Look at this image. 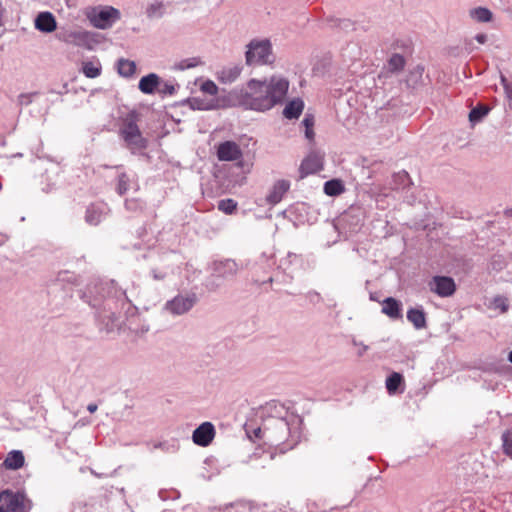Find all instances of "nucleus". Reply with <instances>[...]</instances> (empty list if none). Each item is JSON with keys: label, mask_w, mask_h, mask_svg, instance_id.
<instances>
[{"label": "nucleus", "mask_w": 512, "mask_h": 512, "mask_svg": "<svg viewBox=\"0 0 512 512\" xmlns=\"http://www.w3.org/2000/svg\"><path fill=\"white\" fill-rule=\"evenodd\" d=\"M289 82L283 78L270 81L251 79L245 88L235 91L236 98L245 109L266 111L280 103L285 97Z\"/></svg>", "instance_id": "obj_1"}, {"label": "nucleus", "mask_w": 512, "mask_h": 512, "mask_svg": "<svg viewBox=\"0 0 512 512\" xmlns=\"http://www.w3.org/2000/svg\"><path fill=\"white\" fill-rule=\"evenodd\" d=\"M109 293L108 284L103 283H95L89 285L86 291H79L80 297L92 308L99 310L100 313L109 312L110 315H105V317L111 318L114 312H112L111 299L108 298Z\"/></svg>", "instance_id": "obj_2"}, {"label": "nucleus", "mask_w": 512, "mask_h": 512, "mask_svg": "<svg viewBox=\"0 0 512 512\" xmlns=\"http://www.w3.org/2000/svg\"><path fill=\"white\" fill-rule=\"evenodd\" d=\"M245 61L248 66L268 65L274 62L272 44L268 39H253L247 46Z\"/></svg>", "instance_id": "obj_3"}, {"label": "nucleus", "mask_w": 512, "mask_h": 512, "mask_svg": "<svg viewBox=\"0 0 512 512\" xmlns=\"http://www.w3.org/2000/svg\"><path fill=\"white\" fill-rule=\"evenodd\" d=\"M85 15L93 27L102 30L111 28L121 18L120 11L112 6L89 7Z\"/></svg>", "instance_id": "obj_4"}, {"label": "nucleus", "mask_w": 512, "mask_h": 512, "mask_svg": "<svg viewBox=\"0 0 512 512\" xmlns=\"http://www.w3.org/2000/svg\"><path fill=\"white\" fill-rule=\"evenodd\" d=\"M30 506L23 492L11 489L0 492V512H29Z\"/></svg>", "instance_id": "obj_5"}, {"label": "nucleus", "mask_w": 512, "mask_h": 512, "mask_svg": "<svg viewBox=\"0 0 512 512\" xmlns=\"http://www.w3.org/2000/svg\"><path fill=\"white\" fill-rule=\"evenodd\" d=\"M290 430V424L285 418L271 417L265 423V442L278 445L286 439Z\"/></svg>", "instance_id": "obj_6"}, {"label": "nucleus", "mask_w": 512, "mask_h": 512, "mask_svg": "<svg viewBox=\"0 0 512 512\" xmlns=\"http://www.w3.org/2000/svg\"><path fill=\"white\" fill-rule=\"evenodd\" d=\"M120 135L132 153L142 151L148 146L147 139L142 136L138 125L132 119L125 122L123 128L120 129Z\"/></svg>", "instance_id": "obj_7"}, {"label": "nucleus", "mask_w": 512, "mask_h": 512, "mask_svg": "<svg viewBox=\"0 0 512 512\" xmlns=\"http://www.w3.org/2000/svg\"><path fill=\"white\" fill-rule=\"evenodd\" d=\"M198 296L195 292L179 293L164 305V310L173 316L188 313L197 304Z\"/></svg>", "instance_id": "obj_8"}, {"label": "nucleus", "mask_w": 512, "mask_h": 512, "mask_svg": "<svg viewBox=\"0 0 512 512\" xmlns=\"http://www.w3.org/2000/svg\"><path fill=\"white\" fill-rule=\"evenodd\" d=\"M429 287L440 297H450L456 291L455 281L449 276H434L429 282Z\"/></svg>", "instance_id": "obj_9"}, {"label": "nucleus", "mask_w": 512, "mask_h": 512, "mask_svg": "<svg viewBox=\"0 0 512 512\" xmlns=\"http://www.w3.org/2000/svg\"><path fill=\"white\" fill-rule=\"evenodd\" d=\"M215 437V427L211 422H203L192 434L193 442L201 447H207Z\"/></svg>", "instance_id": "obj_10"}, {"label": "nucleus", "mask_w": 512, "mask_h": 512, "mask_svg": "<svg viewBox=\"0 0 512 512\" xmlns=\"http://www.w3.org/2000/svg\"><path fill=\"white\" fill-rule=\"evenodd\" d=\"M212 272L213 277L225 280L234 277L237 274L238 264L232 259L214 261L212 264Z\"/></svg>", "instance_id": "obj_11"}, {"label": "nucleus", "mask_w": 512, "mask_h": 512, "mask_svg": "<svg viewBox=\"0 0 512 512\" xmlns=\"http://www.w3.org/2000/svg\"><path fill=\"white\" fill-rule=\"evenodd\" d=\"M217 157L220 161H235L242 157V151L236 142L225 141L219 144Z\"/></svg>", "instance_id": "obj_12"}, {"label": "nucleus", "mask_w": 512, "mask_h": 512, "mask_svg": "<svg viewBox=\"0 0 512 512\" xmlns=\"http://www.w3.org/2000/svg\"><path fill=\"white\" fill-rule=\"evenodd\" d=\"M323 159L317 153H310L302 162L299 168L300 178L303 179L310 174L322 170Z\"/></svg>", "instance_id": "obj_13"}, {"label": "nucleus", "mask_w": 512, "mask_h": 512, "mask_svg": "<svg viewBox=\"0 0 512 512\" xmlns=\"http://www.w3.org/2000/svg\"><path fill=\"white\" fill-rule=\"evenodd\" d=\"M34 25L37 30L43 33H51L57 28L55 16L48 11L40 12L34 20Z\"/></svg>", "instance_id": "obj_14"}, {"label": "nucleus", "mask_w": 512, "mask_h": 512, "mask_svg": "<svg viewBox=\"0 0 512 512\" xmlns=\"http://www.w3.org/2000/svg\"><path fill=\"white\" fill-rule=\"evenodd\" d=\"M382 313L393 320L401 319L403 316L402 303L393 297H387L382 303Z\"/></svg>", "instance_id": "obj_15"}, {"label": "nucleus", "mask_w": 512, "mask_h": 512, "mask_svg": "<svg viewBox=\"0 0 512 512\" xmlns=\"http://www.w3.org/2000/svg\"><path fill=\"white\" fill-rule=\"evenodd\" d=\"M289 188L290 182L288 180L282 179L276 181L272 187V190L266 197L267 202L272 205L279 203Z\"/></svg>", "instance_id": "obj_16"}, {"label": "nucleus", "mask_w": 512, "mask_h": 512, "mask_svg": "<svg viewBox=\"0 0 512 512\" xmlns=\"http://www.w3.org/2000/svg\"><path fill=\"white\" fill-rule=\"evenodd\" d=\"M106 216V207L101 204H91L85 212V221L89 225H98Z\"/></svg>", "instance_id": "obj_17"}, {"label": "nucleus", "mask_w": 512, "mask_h": 512, "mask_svg": "<svg viewBox=\"0 0 512 512\" xmlns=\"http://www.w3.org/2000/svg\"><path fill=\"white\" fill-rule=\"evenodd\" d=\"M242 70L243 66L240 64L223 67L218 71L217 78L221 83L231 84L238 79Z\"/></svg>", "instance_id": "obj_18"}, {"label": "nucleus", "mask_w": 512, "mask_h": 512, "mask_svg": "<svg viewBox=\"0 0 512 512\" xmlns=\"http://www.w3.org/2000/svg\"><path fill=\"white\" fill-rule=\"evenodd\" d=\"M160 86V77L155 73H150L143 76L139 83L138 88L144 94H153Z\"/></svg>", "instance_id": "obj_19"}, {"label": "nucleus", "mask_w": 512, "mask_h": 512, "mask_svg": "<svg viewBox=\"0 0 512 512\" xmlns=\"http://www.w3.org/2000/svg\"><path fill=\"white\" fill-rule=\"evenodd\" d=\"M304 109V102L300 98L289 101L283 109V116L286 119H298Z\"/></svg>", "instance_id": "obj_20"}, {"label": "nucleus", "mask_w": 512, "mask_h": 512, "mask_svg": "<svg viewBox=\"0 0 512 512\" xmlns=\"http://www.w3.org/2000/svg\"><path fill=\"white\" fill-rule=\"evenodd\" d=\"M407 319L417 330L424 329L427 326L426 314L422 308H410L407 311Z\"/></svg>", "instance_id": "obj_21"}, {"label": "nucleus", "mask_w": 512, "mask_h": 512, "mask_svg": "<svg viewBox=\"0 0 512 512\" xmlns=\"http://www.w3.org/2000/svg\"><path fill=\"white\" fill-rule=\"evenodd\" d=\"M25 462L24 455L20 450H13L9 452L4 460V466L7 469L17 470L20 469Z\"/></svg>", "instance_id": "obj_22"}, {"label": "nucleus", "mask_w": 512, "mask_h": 512, "mask_svg": "<svg viewBox=\"0 0 512 512\" xmlns=\"http://www.w3.org/2000/svg\"><path fill=\"white\" fill-rule=\"evenodd\" d=\"M410 176L406 171H400L393 174L391 181L389 182L390 189L400 190L410 186Z\"/></svg>", "instance_id": "obj_23"}, {"label": "nucleus", "mask_w": 512, "mask_h": 512, "mask_svg": "<svg viewBox=\"0 0 512 512\" xmlns=\"http://www.w3.org/2000/svg\"><path fill=\"white\" fill-rule=\"evenodd\" d=\"M406 60L403 55L399 53H394L389 58L387 65L385 66L387 73H398L402 71L405 67Z\"/></svg>", "instance_id": "obj_24"}, {"label": "nucleus", "mask_w": 512, "mask_h": 512, "mask_svg": "<svg viewBox=\"0 0 512 512\" xmlns=\"http://www.w3.org/2000/svg\"><path fill=\"white\" fill-rule=\"evenodd\" d=\"M117 71L120 76L129 78L132 77L135 74L136 71V64L134 61L120 58L117 61Z\"/></svg>", "instance_id": "obj_25"}, {"label": "nucleus", "mask_w": 512, "mask_h": 512, "mask_svg": "<svg viewBox=\"0 0 512 512\" xmlns=\"http://www.w3.org/2000/svg\"><path fill=\"white\" fill-rule=\"evenodd\" d=\"M469 16L479 23H487L492 20L493 14L486 7H477L469 11Z\"/></svg>", "instance_id": "obj_26"}, {"label": "nucleus", "mask_w": 512, "mask_h": 512, "mask_svg": "<svg viewBox=\"0 0 512 512\" xmlns=\"http://www.w3.org/2000/svg\"><path fill=\"white\" fill-rule=\"evenodd\" d=\"M165 14V5L162 1L154 0L146 8L148 19H159Z\"/></svg>", "instance_id": "obj_27"}, {"label": "nucleus", "mask_w": 512, "mask_h": 512, "mask_svg": "<svg viewBox=\"0 0 512 512\" xmlns=\"http://www.w3.org/2000/svg\"><path fill=\"white\" fill-rule=\"evenodd\" d=\"M345 187L339 179H331L324 183V193L328 196H338L343 193Z\"/></svg>", "instance_id": "obj_28"}, {"label": "nucleus", "mask_w": 512, "mask_h": 512, "mask_svg": "<svg viewBox=\"0 0 512 512\" xmlns=\"http://www.w3.org/2000/svg\"><path fill=\"white\" fill-rule=\"evenodd\" d=\"M490 111V108L484 104H478L469 112V121L473 124L480 122Z\"/></svg>", "instance_id": "obj_29"}, {"label": "nucleus", "mask_w": 512, "mask_h": 512, "mask_svg": "<svg viewBox=\"0 0 512 512\" xmlns=\"http://www.w3.org/2000/svg\"><path fill=\"white\" fill-rule=\"evenodd\" d=\"M189 104L193 110H212L217 107L214 100L206 101L198 97L189 99Z\"/></svg>", "instance_id": "obj_30"}, {"label": "nucleus", "mask_w": 512, "mask_h": 512, "mask_svg": "<svg viewBox=\"0 0 512 512\" xmlns=\"http://www.w3.org/2000/svg\"><path fill=\"white\" fill-rule=\"evenodd\" d=\"M403 382V376L398 372H393L386 379V388L390 394L397 392Z\"/></svg>", "instance_id": "obj_31"}, {"label": "nucleus", "mask_w": 512, "mask_h": 512, "mask_svg": "<svg viewBox=\"0 0 512 512\" xmlns=\"http://www.w3.org/2000/svg\"><path fill=\"white\" fill-rule=\"evenodd\" d=\"M179 88L180 86L178 84H173L172 82H164L160 79V86H158L157 92L162 97L172 96L176 94Z\"/></svg>", "instance_id": "obj_32"}, {"label": "nucleus", "mask_w": 512, "mask_h": 512, "mask_svg": "<svg viewBox=\"0 0 512 512\" xmlns=\"http://www.w3.org/2000/svg\"><path fill=\"white\" fill-rule=\"evenodd\" d=\"M245 431L248 438L252 441L261 440L265 441L264 431L265 425L263 427H254L252 425H245Z\"/></svg>", "instance_id": "obj_33"}, {"label": "nucleus", "mask_w": 512, "mask_h": 512, "mask_svg": "<svg viewBox=\"0 0 512 512\" xmlns=\"http://www.w3.org/2000/svg\"><path fill=\"white\" fill-rule=\"evenodd\" d=\"M82 72L87 78H96L101 74V65H95L93 62H84Z\"/></svg>", "instance_id": "obj_34"}, {"label": "nucleus", "mask_w": 512, "mask_h": 512, "mask_svg": "<svg viewBox=\"0 0 512 512\" xmlns=\"http://www.w3.org/2000/svg\"><path fill=\"white\" fill-rule=\"evenodd\" d=\"M73 278V275L67 271L60 272L51 284L50 288L52 291H55L60 287H64L65 283H71Z\"/></svg>", "instance_id": "obj_35"}, {"label": "nucleus", "mask_w": 512, "mask_h": 512, "mask_svg": "<svg viewBox=\"0 0 512 512\" xmlns=\"http://www.w3.org/2000/svg\"><path fill=\"white\" fill-rule=\"evenodd\" d=\"M200 64H202V61L199 57H191L177 62L175 64V69L183 71L186 69L197 67Z\"/></svg>", "instance_id": "obj_36"}, {"label": "nucleus", "mask_w": 512, "mask_h": 512, "mask_svg": "<svg viewBox=\"0 0 512 512\" xmlns=\"http://www.w3.org/2000/svg\"><path fill=\"white\" fill-rule=\"evenodd\" d=\"M218 209L225 214L231 215L237 209V202L233 199H222L218 202Z\"/></svg>", "instance_id": "obj_37"}, {"label": "nucleus", "mask_w": 512, "mask_h": 512, "mask_svg": "<svg viewBox=\"0 0 512 512\" xmlns=\"http://www.w3.org/2000/svg\"><path fill=\"white\" fill-rule=\"evenodd\" d=\"M130 179L126 173H120L118 175V181L116 191L119 195H124L129 189Z\"/></svg>", "instance_id": "obj_38"}, {"label": "nucleus", "mask_w": 512, "mask_h": 512, "mask_svg": "<svg viewBox=\"0 0 512 512\" xmlns=\"http://www.w3.org/2000/svg\"><path fill=\"white\" fill-rule=\"evenodd\" d=\"M69 37L76 44H84L87 43L91 38V33L88 31H73L69 34Z\"/></svg>", "instance_id": "obj_39"}, {"label": "nucleus", "mask_w": 512, "mask_h": 512, "mask_svg": "<svg viewBox=\"0 0 512 512\" xmlns=\"http://www.w3.org/2000/svg\"><path fill=\"white\" fill-rule=\"evenodd\" d=\"M502 448L504 454H506L509 457H512V432L511 431H505L502 434Z\"/></svg>", "instance_id": "obj_40"}, {"label": "nucleus", "mask_w": 512, "mask_h": 512, "mask_svg": "<svg viewBox=\"0 0 512 512\" xmlns=\"http://www.w3.org/2000/svg\"><path fill=\"white\" fill-rule=\"evenodd\" d=\"M220 278L213 277V272L211 275L206 279L204 286L206 289L210 292H215L218 290V288L221 286V282H219Z\"/></svg>", "instance_id": "obj_41"}, {"label": "nucleus", "mask_w": 512, "mask_h": 512, "mask_svg": "<svg viewBox=\"0 0 512 512\" xmlns=\"http://www.w3.org/2000/svg\"><path fill=\"white\" fill-rule=\"evenodd\" d=\"M493 307L495 309H499L502 313H506L509 308L507 298L503 296H496L493 299Z\"/></svg>", "instance_id": "obj_42"}, {"label": "nucleus", "mask_w": 512, "mask_h": 512, "mask_svg": "<svg viewBox=\"0 0 512 512\" xmlns=\"http://www.w3.org/2000/svg\"><path fill=\"white\" fill-rule=\"evenodd\" d=\"M201 91L209 95H216L218 87L213 81L207 80L201 85Z\"/></svg>", "instance_id": "obj_43"}, {"label": "nucleus", "mask_w": 512, "mask_h": 512, "mask_svg": "<svg viewBox=\"0 0 512 512\" xmlns=\"http://www.w3.org/2000/svg\"><path fill=\"white\" fill-rule=\"evenodd\" d=\"M224 512H252V509L248 504L237 503L227 507Z\"/></svg>", "instance_id": "obj_44"}, {"label": "nucleus", "mask_w": 512, "mask_h": 512, "mask_svg": "<svg viewBox=\"0 0 512 512\" xmlns=\"http://www.w3.org/2000/svg\"><path fill=\"white\" fill-rule=\"evenodd\" d=\"M501 84L504 88L506 97L508 99H512V81L509 80L507 77H505L503 74H501Z\"/></svg>", "instance_id": "obj_45"}, {"label": "nucleus", "mask_w": 512, "mask_h": 512, "mask_svg": "<svg viewBox=\"0 0 512 512\" xmlns=\"http://www.w3.org/2000/svg\"><path fill=\"white\" fill-rule=\"evenodd\" d=\"M125 208L128 211L136 212L142 209V204L137 199H126Z\"/></svg>", "instance_id": "obj_46"}, {"label": "nucleus", "mask_w": 512, "mask_h": 512, "mask_svg": "<svg viewBox=\"0 0 512 512\" xmlns=\"http://www.w3.org/2000/svg\"><path fill=\"white\" fill-rule=\"evenodd\" d=\"M38 95V93H29V94H21L19 95V104L22 106H28L32 103L33 98Z\"/></svg>", "instance_id": "obj_47"}, {"label": "nucleus", "mask_w": 512, "mask_h": 512, "mask_svg": "<svg viewBox=\"0 0 512 512\" xmlns=\"http://www.w3.org/2000/svg\"><path fill=\"white\" fill-rule=\"evenodd\" d=\"M302 124L305 128H313L314 126V116L312 114H306Z\"/></svg>", "instance_id": "obj_48"}, {"label": "nucleus", "mask_w": 512, "mask_h": 512, "mask_svg": "<svg viewBox=\"0 0 512 512\" xmlns=\"http://www.w3.org/2000/svg\"><path fill=\"white\" fill-rule=\"evenodd\" d=\"M152 273V277L155 279V280H164L166 278V273L165 272H162V271H158L156 269H153L151 271Z\"/></svg>", "instance_id": "obj_49"}, {"label": "nucleus", "mask_w": 512, "mask_h": 512, "mask_svg": "<svg viewBox=\"0 0 512 512\" xmlns=\"http://www.w3.org/2000/svg\"><path fill=\"white\" fill-rule=\"evenodd\" d=\"M353 345L360 346V350L358 351V356H362L368 350L367 345L357 342L356 340H353Z\"/></svg>", "instance_id": "obj_50"}, {"label": "nucleus", "mask_w": 512, "mask_h": 512, "mask_svg": "<svg viewBox=\"0 0 512 512\" xmlns=\"http://www.w3.org/2000/svg\"><path fill=\"white\" fill-rule=\"evenodd\" d=\"M475 40L480 44H484L487 41V35L484 33H479L475 36Z\"/></svg>", "instance_id": "obj_51"}, {"label": "nucleus", "mask_w": 512, "mask_h": 512, "mask_svg": "<svg viewBox=\"0 0 512 512\" xmlns=\"http://www.w3.org/2000/svg\"><path fill=\"white\" fill-rule=\"evenodd\" d=\"M314 131H313V128H305V137L312 141L314 139Z\"/></svg>", "instance_id": "obj_52"}, {"label": "nucleus", "mask_w": 512, "mask_h": 512, "mask_svg": "<svg viewBox=\"0 0 512 512\" xmlns=\"http://www.w3.org/2000/svg\"><path fill=\"white\" fill-rule=\"evenodd\" d=\"M97 409H98V406H97V404H95V403H90V404H88V406H87V410H88L90 413H94V412H96V411H97Z\"/></svg>", "instance_id": "obj_53"}, {"label": "nucleus", "mask_w": 512, "mask_h": 512, "mask_svg": "<svg viewBox=\"0 0 512 512\" xmlns=\"http://www.w3.org/2000/svg\"><path fill=\"white\" fill-rule=\"evenodd\" d=\"M308 295H309L310 299H312V298H317V300L321 299L320 294L316 291H311V292H309Z\"/></svg>", "instance_id": "obj_54"}, {"label": "nucleus", "mask_w": 512, "mask_h": 512, "mask_svg": "<svg viewBox=\"0 0 512 512\" xmlns=\"http://www.w3.org/2000/svg\"><path fill=\"white\" fill-rule=\"evenodd\" d=\"M273 281H274L273 277H269L266 281H262V282H260L259 280H255V282L258 284H265V283L271 284V283H273Z\"/></svg>", "instance_id": "obj_55"}, {"label": "nucleus", "mask_w": 512, "mask_h": 512, "mask_svg": "<svg viewBox=\"0 0 512 512\" xmlns=\"http://www.w3.org/2000/svg\"><path fill=\"white\" fill-rule=\"evenodd\" d=\"M341 23L343 24L344 27L352 25L349 20H343Z\"/></svg>", "instance_id": "obj_56"}, {"label": "nucleus", "mask_w": 512, "mask_h": 512, "mask_svg": "<svg viewBox=\"0 0 512 512\" xmlns=\"http://www.w3.org/2000/svg\"><path fill=\"white\" fill-rule=\"evenodd\" d=\"M91 473H92L93 475H95L96 477H98V478H101V477L103 476L102 474L96 473V472H95V471H93V470L91 471Z\"/></svg>", "instance_id": "obj_57"}, {"label": "nucleus", "mask_w": 512, "mask_h": 512, "mask_svg": "<svg viewBox=\"0 0 512 512\" xmlns=\"http://www.w3.org/2000/svg\"><path fill=\"white\" fill-rule=\"evenodd\" d=\"M508 361L512 363V350L508 354Z\"/></svg>", "instance_id": "obj_58"}, {"label": "nucleus", "mask_w": 512, "mask_h": 512, "mask_svg": "<svg viewBox=\"0 0 512 512\" xmlns=\"http://www.w3.org/2000/svg\"><path fill=\"white\" fill-rule=\"evenodd\" d=\"M162 447V443H157L154 445V448H161Z\"/></svg>", "instance_id": "obj_59"}]
</instances>
